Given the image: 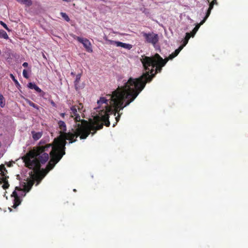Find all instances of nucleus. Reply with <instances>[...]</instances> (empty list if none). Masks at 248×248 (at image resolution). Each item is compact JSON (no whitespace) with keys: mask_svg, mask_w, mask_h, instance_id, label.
I'll use <instances>...</instances> for the list:
<instances>
[{"mask_svg":"<svg viewBox=\"0 0 248 248\" xmlns=\"http://www.w3.org/2000/svg\"><path fill=\"white\" fill-rule=\"evenodd\" d=\"M196 32H187L181 41L182 44L168 58L163 59L157 53L152 57L142 56L140 61L145 72L138 78H130L124 86L118 87L112 92L111 94L107 95L109 99L100 97L97 101L99 105L106 104L105 109L98 110V115L94 116L93 119L87 121V131L89 135L90 134L94 135L97 130L102 129L104 124L108 127L110 125L109 115L113 114L116 116L118 109H123L133 101L144 88L146 83L151 81L155 74L161 71L162 67L169 60L173 59L179 54L188 43L190 38L193 37Z\"/></svg>","mask_w":248,"mask_h":248,"instance_id":"f257e3e1","label":"nucleus"},{"mask_svg":"<svg viewBox=\"0 0 248 248\" xmlns=\"http://www.w3.org/2000/svg\"><path fill=\"white\" fill-rule=\"evenodd\" d=\"M58 124L61 130L60 135L54 139L55 145L53 147L52 151L49 153L50 160L47 166L50 167V169H52L65 155L66 140H69V142L72 143L77 141V138L78 136L81 140H83L86 139L89 136L87 131L88 124L86 120L82 121L81 124H77V128L74 133L66 132V125L63 121H59Z\"/></svg>","mask_w":248,"mask_h":248,"instance_id":"f03ea898","label":"nucleus"},{"mask_svg":"<svg viewBox=\"0 0 248 248\" xmlns=\"http://www.w3.org/2000/svg\"><path fill=\"white\" fill-rule=\"evenodd\" d=\"M46 140L42 139L39 141L38 146L34 147L22 157L25 166L33 170L35 172L39 171L41 164H45L48 159V154L45 152L47 151L50 148H52L51 152L53 147L55 145L54 141L53 143L46 144Z\"/></svg>","mask_w":248,"mask_h":248,"instance_id":"7ed1b4c3","label":"nucleus"},{"mask_svg":"<svg viewBox=\"0 0 248 248\" xmlns=\"http://www.w3.org/2000/svg\"><path fill=\"white\" fill-rule=\"evenodd\" d=\"M143 36L146 43L151 44L154 46L158 42L159 40L158 35L154 32L144 33Z\"/></svg>","mask_w":248,"mask_h":248,"instance_id":"20e7f679","label":"nucleus"},{"mask_svg":"<svg viewBox=\"0 0 248 248\" xmlns=\"http://www.w3.org/2000/svg\"><path fill=\"white\" fill-rule=\"evenodd\" d=\"M71 117H74V120L77 123L78 122H80V124L82 123V121L84 120V119H81L79 114L78 113L77 107L76 105L73 106L70 108Z\"/></svg>","mask_w":248,"mask_h":248,"instance_id":"39448f33","label":"nucleus"},{"mask_svg":"<svg viewBox=\"0 0 248 248\" xmlns=\"http://www.w3.org/2000/svg\"><path fill=\"white\" fill-rule=\"evenodd\" d=\"M75 38L83 44V46L85 47L87 51H92V49L91 47V43L88 39L85 38H82L78 36H76Z\"/></svg>","mask_w":248,"mask_h":248,"instance_id":"423d86ee","label":"nucleus"},{"mask_svg":"<svg viewBox=\"0 0 248 248\" xmlns=\"http://www.w3.org/2000/svg\"><path fill=\"white\" fill-rule=\"evenodd\" d=\"M81 77V74H78V75H76V79L74 81V86L76 91H78L80 89H82L83 88V86H80L79 85V81H80Z\"/></svg>","mask_w":248,"mask_h":248,"instance_id":"0eeeda50","label":"nucleus"},{"mask_svg":"<svg viewBox=\"0 0 248 248\" xmlns=\"http://www.w3.org/2000/svg\"><path fill=\"white\" fill-rule=\"evenodd\" d=\"M44 177V175H43L41 174H37L36 175H33L32 176V180L34 181V182L35 181H36L37 183L36 185L37 186L41 182Z\"/></svg>","mask_w":248,"mask_h":248,"instance_id":"6e6552de","label":"nucleus"},{"mask_svg":"<svg viewBox=\"0 0 248 248\" xmlns=\"http://www.w3.org/2000/svg\"><path fill=\"white\" fill-rule=\"evenodd\" d=\"M31 133L33 140L35 141L40 139L43 135V133L42 132H36L34 131H32Z\"/></svg>","mask_w":248,"mask_h":248,"instance_id":"1a4fd4ad","label":"nucleus"},{"mask_svg":"<svg viewBox=\"0 0 248 248\" xmlns=\"http://www.w3.org/2000/svg\"><path fill=\"white\" fill-rule=\"evenodd\" d=\"M115 44L117 46H121L123 48L130 49L132 47V46L130 44L124 43L121 42H115Z\"/></svg>","mask_w":248,"mask_h":248,"instance_id":"9d476101","label":"nucleus"},{"mask_svg":"<svg viewBox=\"0 0 248 248\" xmlns=\"http://www.w3.org/2000/svg\"><path fill=\"white\" fill-rule=\"evenodd\" d=\"M28 87L31 89L35 90L38 93H41L42 92L41 89L34 83H29Z\"/></svg>","mask_w":248,"mask_h":248,"instance_id":"9b49d317","label":"nucleus"},{"mask_svg":"<svg viewBox=\"0 0 248 248\" xmlns=\"http://www.w3.org/2000/svg\"><path fill=\"white\" fill-rule=\"evenodd\" d=\"M34 184L33 180H30L28 181L26 185L24 186V190L27 192H29V191L31 189L32 186Z\"/></svg>","mask_w":248,"mask_h":248,"instance_id":"f8f14e48","label":"nucleus"},{"mask_svg":"<svg viewBox=\"0 0 248 248\" xmlns=\"http://www.w3.org/2000/svg\"><path fill=\"white\" fill-rule=\"evenodd\" d=\"M21 200L19 196H17L14 200V205L13 207L16 208L17 206H18L21 203Z\"/></svg>","mask_w":248,"mask_h":248,"instance_id":"ddd939ff","label":"nucleus"},{"mask_svg":"<svg viewBox=\"0 0 248 248\" xmlns=\"http://www.w3.org/2000/svg\"><path fill=\"white\" fill-rule=\"evenodd\" d=\"M19 3L21 4H25L28 6H30L32 4V1L31 0H16Z\"/></svg>","mask_w":248,"mask_h":248,"instance_id":"4468645a","label":"nucleus"},{"mask_svg":"<svg viewBox=\"0 0 248 248\" xmlns=\"http://www.w3.org/2000/svg\"><path fill=\"white\" fill-rule=\"evenodd\" d=\"M0 174L1 176H4L6 174V172H7L5 166L3 165H1L0 166Z\"/></svg>","mask_w":248,"mask_h":248,"instance_id":"2eb2a0df","label":"nucleus"},{"mask_svg":"<svg viewBox=\"0 0 248 248\" xmlns=\"http://www.w3.org/2000/svg\"><path fill=\"white\" fill-rule=\"evenodd\" d=\"M205 19H206V18L204 19H203L202 21H201L200 24H197L195 26V27L194 28V29H192L191 31H198V30H199L200 26L201 25H202L204 22Z\"/></svg>","mask_w":248,"mask_h":248,"instance_id":"dca6fc26","label":"nucleus"},{"mask_svg":"<svg viewBox=\"0 0 248 248\" xmlns=\"http://www.w3.org/2000/svg\"><path fill=\"white\" fill-rule=\"evenodd\" d=\"M5 99L2 94H0V106L3 108L5 106Z\"/></svg>","mask_w":248,"mask_h":248,"instance_id":"f3484780","label":"nucleus"},{"mask_svg":"<svg viewBox=\"0 0 248 248\" xmlns=\"http://www.w3.org/2000/svg\"><path fill=\"white\" fill-rule=\"evenodd\" d=\"M10 77L12 79V80L14 81L15 85L16 86H20V84H19L18 81H17V79H16L15 76L12 74H10Z\"/></svg>","mask_w":248,"mask_h":248,"instance_id":"a211bd4d","label":"nucleus"},{"mask_svg":"<svg viewBox=\"0 0 248 248\" xmlns=\"http://www.w3.org/2000/svg\"><path fill=\"white\" fill-rule=\"evenodd\" d=\"M61 15L62 16V18L65 20H66V21H70V18H69V16H67V15L66 13L62 12L61 13Z\"/></svg>","mask_w":248,"mask_h":248,"instance_id":"6ab92c4d","label":"nucleus"},{"mask_svg":"<svg viewBox=\"0 0 248 248\" xmlns=\"http://www.w3.org/2000/svg\"><path fill=\"white\" fill-rule=\"evenodd\" d=\"M77 107V109L78 110V112L80 113H82V109L83 108V105L82 103H79L78 105L76 106Z\"/></svg>","mask_w":248,"mask_h":248,"instance_id":"aec40b11","label":"nucleus"},{"mask_svg":"<svg viewBox=\"0 0 248 248\" xmlns=\"http://www.w3.org/2000/svg\"><path fill=\"white\" fill-rule=\"evenodd\" d=\"M8 178H9V177L6 176V175H5L4 176H2V177L0 178V183L2 182L3 183L8 182Z\"/></svg>","mask_w":248,"mask_h":248,"instance_id":"412c9836","label":"nucleus"},{"mask_svg":"<svg viewBox=\"0 0 248 248\" xmlns=\"http://www.w3.org/2000/svg\"><path fill=\"white\" fill-rule=\"evenodd\" d=\"M0 37L7 39L8 38V36L6 32H0Z\"/></svg>","mask_w":248,"mask_h":248,"instance_id":"4be33fe9","label":"nucleus"},{"mask_svg":"<svg viewBox=\"0 0 248 248\" xmlns=\"http://www.w3.org/2000/svg\"><path fill=\"white\" fill-rule=\"evenodd\" d=\"M120 110L118 109V112L116 113H118V115L117 116H116L115 117V119H116V123L115 124H114L113 125V127H114L116 124H117V123L118 122V121H119L120 120V114L119 113V111H120Z\"/></svg>","mask_w":248,"mask_h":248,"instance_id":"5701e85b","label":"nucleus"},{"mask_svg":"<svg viewBox=\"0 0 248 248\" xmlns=\"http://www.w3.org/2000/svg\"><path fill=\"white\" fill-rule=\"evenodd\" d=\"M28 104L30 106L34 108H35L36 109L39 108V107L37 105H36L35 104H34V103H33L32 102H31V101H29Z\"/></svg>","mask_w":248,"mask_h":248,"instance_id":"b1692460","label":"nucleus"},{"mask_svg":"<svg viewBox=\"0 0 248 248\" xmlns=\"http://www.w3.org/2000/svg\"><path fill=\"white\" fill-rule=\"evenodd\" d=\"M23 76L25 78L27 79L29 77L28 74V72L26 69H24L23 71Z\"/></svg>","mask_w":248,"mask_h":248,"instance_id":"393cba45","label":"nucleus"},{"mask_svg":"<svg viewBox=\"0 0 248 248\" xmlns=\"http://www.w3.org/2000/svg\"><path fill=\"white\" fill-rule=\"evenodd\" d=\"M0 24L7 31H11L8 28L7 25L3 22L0 21Z\"/></svg>","mask_w":248,"mask_h":248,"instance_id":"a878e982","label":"nucleus"},{"mask_svg":"<svg viewBox=\"0 0 248 248\" xmlns=\"http://www.w3.org/2000/svg\"><path fill=\"white\" fill-rule=\"evenodd\" d=\"M9 186H10V185H9L8 182H7V183H5L3 184V185L2 186V187L4 189H6L9 187Z\"/></svg>","mask_w":248,"mask_h":248,"instance_id":"bb28decb","label":"nucleus"},{"mask_svg":"<svg viewBox=\"0 0 248 248\" xmlns=\"http://www.w3.org/2000/svg\"><path fill=\"white\" fill-rule=\"evenodd\" d=\"M213 7H214V3H210V4H209V11H211V10L213 8Z\"/></svg>","mask_w":248,"mask_h":248,"instance_id":"cd10ccee","label":"nucleus"},{"mask_svg":"<svg viewBox=\"0 0 248 248\" xmlns=\"http://www.w3.org/2000/svg\"><path fill=\"white\" fill-rule=\"evenodd\" d=\"M12 196L14 197V198H15L17 196H18L17 192L16 191H14L12 194Z\"/></svg>","mask_w":248,"mask_h":248,"instance_id":"c85d7f7f","label":"nucleus"},{"mask_svg":"<svg viewBox=\"0 0 248 248\" xmlns=\"http://www.w3.org/2000/svg\"><path fill=\"white\" fill-rule=\"evenodd\" d=\"M22 65L24 67H27L28 66V63L27 62H25L23 63Z\"/></svg>","mask_w":248,"mask_h":248,"instance_id":"c756f323","label":"nucleus"},{"mask_svg":"<svg viewBox=\"0 0 248 248\" xmlns=\"http://www.w3.org/2000/svg\"><path fill=\"white\" fill-rule=\"evenodd\" d=\"M65 115V113H60V116L62 118H64Z\"/></svg>","mask_w":248,"mask_h":248,"instance_id":"7c9ffc66","label":"nucleus"},{"mask_svg":"<svg viewBox=\"0 0 248 248\" xmlns=\"http://www.w3.org/2000/svg\"><path fill=\"white\" fill-rule=\"evenodd\" d=\"M211 3H214V4H216L217 5L218 4L217 2L216 1V0H214L212 2H211Z\"/></svg>","mask_w":248,"mask_h":248,"instance_id":"2f4dec72","label":"nucleus"},{"mask_svg":"<svg viewBox=\"0 0 248 248\" xmlns=\"http://www.w3.org/2000/svg\"><path fill=\"white\" fill-rule=\"evenodd\" d=\"M104 103L101 104L100 105L98 104V105L99 106H100L101 105H102ZM104 104H105V106H106V104L105 103H104ZM104 107H105V106H104ZM100 108V107H98V108ZM105 109V108L103 107L102 109Z\"/></svg>","mask_w":248,"mask_h":248,"instance_id":"473e14b6","label":"nucleus"},{"mask_svg":"<svg viewBox=\"0 0 248 248\" xmlns=\"http://www.w3.org/2000/svg\"><path fill=\"white\" fill-rule=\"evenodd\" d=\"M210 12H211V11H209V9H208V11H207V13L206 17H207V16H209V15H210Z\"/></svg>","mask_w":248,"mask_h":248,"instance_id":"72a5a7b5","label":"nucleus"},{"mask_svg":"<svg viewBox=\"0 0 248 248\" xmlns=\"http://www.w3.org/2000/svg\"><path fill=\"white\" fill-rule=\"evenodd\" d=\"M62 0L64 1L67 2H68L70 1V0Z\"/></svg>","mask_w":248,"mask_h":248,"instance_id":"f704fd0d","label":"nucleus"},{"mask_svg":"<svg viewBox=\"0 0 248 248\" xmlns=\"http://www.w3.org/2000/svg\"><path fill=\"white\" fill-rule=\"evenodd\" d=\"M71 74L72 76H74L75 75V74H74V73L73 72H71Z\"/></svg>","mask_w":248,"mask_h":248,"instance_id":"c9c22d12","label":"nucleus"},{"mask_svg":"<svg viewBox=\"0 0 248 248\" xmlns=\"http://www.w3.org/2000/svg\"><path fill=\"white\" fill-rule=\"evenodd\" d=\"M121 34L122 35H124L125 34L124 33H122Z\"/></svg>","mask_w":248,"mask_h":248,"instance_id":"e433bc0d","label":"nucleus"},{"mask_svg":"<svg viewBox=\"0 0 248 248\" xmlns=\"http://www.w3.org/2000/svg\"><path fill=\"white\" fill-rule=\"evenodd\" d=\"M0 31H3V30H0Z\"/></svg>","mask_w":248,"mask_h":248,"instance_id":"4c0bfd02","label":"nucleus"}]
</instances>
